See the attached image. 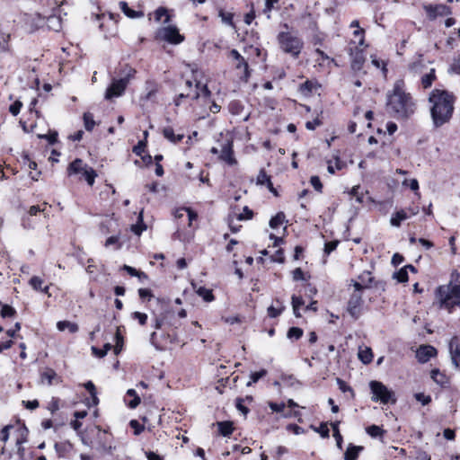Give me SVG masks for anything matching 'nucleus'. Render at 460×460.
<instances>
[{
	"label": "nucleus",
	"mask_w": 460,
	"mask_h": 460,
	"mask_svg": "<svg viewBox=\"0 0 460 460\" xmlns=\"http://www.w3.org/2000/svg\"><path fill=\"white\" fill-rule=\"evenodd\" d=\"M87 167L88 165L83 160L77 158L69 164L67 173L68 175L82 174Z\"/></svg>",
	"instance_id": "f3484780"
},
{
	"label": "nucleus",
	"mask_w": 460,
	"mask_h": 460,
	"mask_svg": "<svg viewBox=\"0 0 460 460\" xmlns=\"http://www.w3.org/2000/svg\"><path fill=\"white\" fill-rule=\"evenodd\" d=\"M119 6L121 11L129 18H137L142 16V13L136 12L132 9H130L128 5V4L124 1H121L119 3Z\"/></svg>",
	"instance_id": "c756f323"
},
{
	"label": "nucleus",
	"mask_w": 460,
	"mask_h": 460,
	"mask_svg": "<svg viewBox=\"0 0 460 460\" xmlns=\"http://www.w3.org/2000/svg\"><path fill=\"white\" fill-rule=\"evenodd\" d=\"M270 181V177L266 173L264 169H261L257 176V184L266 185Z\"/></svg>",
	"instance_id": "3c124183"
},
{
	"label": "nucleus",
	"mask_w": 460,
	"mask_h": 460,
	"mask_svg": "<svg viewBox=\"0 0 460 460\" xmlns=\"http://www.w3.org/2000/svg\"><path fill=\"white\" fill-rule=\"evenodd\" d=\"M431 378L436 382L437 384H439L441 385L447 384V377L444 374H442L438 369L435 368L430 373Z\"/></svg>",
	"instance_id": "473e14b6"
},
{
	"label": "nucleus",
	"mask_w": 460,
	"mask_h": 460,
	"mask_svg": "<svg viewBox=\"0 0 460 460\" xmlns=\"http://www.w3.org/2000/svg\"><path fill=\"white\" fill-rule=\"evenodd\" d=\"M22 404L26 407L28 410H35L39 407L40 403L38 400H32V401H22Z\"/></svg>",
	"instance_id": "0e129e2a"
},
{
	"label": "nucleus",
	"mask_w": 460,
	"mask_h": 460,
	"mask_svg": "<svg viewBox=\"0 0 460 460\" xmlns=\"http://www.w3.org/2000/svg\"><path fill=\"white\" fill-rule=\"evenodd\" d=\"M358 356L364 364H369L373 359L372 350L368 347L359 348Z\"/></svg>",
	"instance_id": "a878e982"
},
{
	"label": "nucleus",
	"mask_w": 460,
	"mask_h": 460,
	"mask_svg": "<svg viewBox=\"0 0 460 460\" xmlns=\"http://www.w3.org/2000/svg\"><path fill=\"white\" fill-rule=\"evenodd\" d=\"M163 135L166 139H168L169 141H171L172 143H178V142L181 141L183 138L182 134L175 135L172 128H171V127L164 128L163 130Z\"/></svg>",
	"instance_id": "393cba45"
},
{
	"label": "nucleus",
	"mask_w": 460,
	"mask_h": 460,
	"mask_svg": "<svg viewBox=\"0 0 460 460\" xmlns=\"http://www.w3.org/2000/svg\"><path fill=\"white\" fill-rule=\"evenodd\" d=\"M252 216H253L252 210H251L248 207L245 206L243 208V213L238 214L236 218L239 221L248 220V219H251L252 217Z\"/></svg>",
	"instance_id": "09e8293b"
},
{
	"label": "nucleus",
	"mask_w": 460,
	"mask_h": 460,
	"mask_svg": "<svg viewBox=\"0 0 460 460\" xmlns=\"http://www.w3.org/2000/svg\"><path fill=\"white\" fill-rule=\"evenodd\" d=\"M38 137L39 138H45V139H47L49 141V143L50 145H54L58 141V132L57 131H52V132H50L48 135L39 134Z\"/></svg>",
	"instance_id": "8fccbe9b"
},
{
	"label": "nucleus",
	"mask_w": 460,
	"mask_h": 460,
	"mask_svg": "<svg viewBox=\"0 0 460 460\" xmlns=\"http://www.w3.org/2000/svg\"><path fill=\"white\" fill-rule=\"evenodd\" d=\"M42 284H43V279H41L39 277L34 276L30 279V285L32 287L33 289L40 290L44 293H48L49 287L46 286L44 288H42Z\"/></svg>",
	"instance_id": "7c9ffc66"
},
{
	"label": "nucleus",
	"mask_w": 460,
	"mask_h": 460,
	"mask_svg": "<svg viewBox=\"0 0 460 460\" xmlns=\"http://www.w3.org/2000/svg\"><path fill=\"white\" fill-rule=\"evenodd\" d=\"M316 83L307 80L300 85L299 91L303 95L308 96L316 88Z\"/></svg>",
	"instance_id": "c85d7f7f"
},
{
	"label": "nucleus",
	"mask_w": 460,
	"mask_h": 460,
	"mask_svg": "<svg viewBox=\"0 0 460 460\" xmlns=\"http://www.w3.org/2000/svg\"><path fill=\"white\" fill-rule=\"evenodd\" d=\"M84 128L87 131L93 130L95 126V121L93 119V115L91 112H84Z\"/></svg>",
	"instance_id": "72a5a7b5"
},
{
	"label": "nucleus",
	"mask_w": 460,
	"mask_h": 460,
	"mask_svg": "<svg viewBox=\"0 0 460 460\" xmlns=\"http://www.w3.org/2000/svg\"><path fill=\"white\" fill-rule=\"evenodd\" d=\"M369 386L373 394V401H380L384 404L396 402L394 392L389 390L383 383L371 381Z\"/></svg>",
	"instance_id": "0eeeda50"
},
{
	"label": "nucleus",
	"mask_w": 460,
	"mask_h": 460,
	"mask_svg": "<svg viewBox=\"0 0 460 460\" xmlns=\"http://www.w3.org/2000/svg\"><path fill=\"white\" fill-rule=\"evenodd\" d=\"M362 450H363V447L354 446L352 444H349V446L348 447V448L344 454V459L345 460H357L359 452H361Z\"/></svg>",
	"instance_id": "412c9836"
},
{
	"label": "nucleus",
	"mask_w": 460,
	"mask_h": 460,
	"mask_svg": "<svg viewBox=\"0 0 460 460\" xmlns=\"http://www.w3.org/2000/svg\"><path fill=\"white\" fill-rule=\"evenodd\" d=\"M323 438H329V429L326 423H322L318 428H314Z\"/></svg>",
	"instance_id": "4d7b16f0"
},
{
	"label": "nucleus",
	"mask_w": 460,
	"mask_h": 460,
	"mask_svg": "<svg viewBox=\"0 0 460 460\" xmlns=\"http://www.w3.org/2000/svg\"><path fill=\"white\" fill-rule=\"evenodd\" d=\"M200 95L208 97L210 95V91L207 87V85L200 86V84L198 83L195 85V89L193 90V93H180L178 98L175 100V104L177 106L180 105V99H182L184 97H190L192 100H197Z\"/></svg>",
	"instance_id": "9d476101"
},
{
	"label": "nucleus",
	"mask_w": 460,
	"mask_h": 460,
	"mask_svg": "<svg viewBox=\"0 0 460 460\" xmlns=\"http://www.w3.org/2000/svg\"><path fill=\"white\" fill-rule=\"evenodd\" d=\"M285 306L279 299H275L274 304L268 307V315L271 318H275L281 314L284 311Z\"/></svg>",
	"instance_id": "aec40b11"
},
{
	"label": "nucleus",
	"mask_w": 460,
	"mask_h": 460,
	"mask_svg": "<svg viewBox=\"0 0 460 460\" xmlns=\"http://www.w3.org/2000/svg\"><path fill=\"white\" fill-rule=\"evenodd\" d=\"M415 398L418 402H421L422 405H427L431 402V397L422 393L416 394Z\"/></svg>",
	"instance_id": "bf43d9fd"
},
{
	"label": "nucleus",
	"mask_w": 460,
	"mask_h": 460,
	"mask_svg": "<svg viewBox=\"0 0 460 460\" xmlns=\"http://www.w3.org/2000/svg\"><path fill=\"white\" fill-rule=\"evenodd\" d=\"M230 56L236 61L235 68L238 70H243V77L245 80H247L249 77V67L246 60L236 49H232L230 51Z\"/></svg>",
	"instance_id": "4468645a"
},
{
	"label": "nucleus",
	"mask_w": 460,
	"mask_h": 460,
	"mask_svg": "<svg viewBox=\"0 0 460 460\" xmlns=\"http://www.w3.org/2000/svg\"><path fill=\"white\" fill-rule=\"evenodd\" d=\"M129 424L135 429V435H139L144 430V426L140 425L136 420H132Z\"/></svg>",
	"instance_id": "e2e57ef3"
},
{
	"label": "nucleus",
	"mask_w": 460,
	"mask_h": 460,
	"mask_svg": "<svg viewBox=\"0 0 460 460\" xmlns=\"http://www.w3.org/2000/svg\"><path fill=\"white\" fill-rule=\"evenodd\" d=\"M358 190H359V186H354V187L351 189V190H350L349 194H350L353 198H355V199H356V201H357L358 203H363L364 195H363V193H359V192H358Z\"/></svg>",
	"instance_id": "864d4df0"
},
{
	"label": "nucleus",
	"mask_w": 460,
	"mask_h": 460,
	"mask_svg": "<svg viewBox=\"0 0 460 460\" xmlns=\"http://www.w3.org/2000/svg\"><path fill=\"white\" fill-rule=\"evenodd\" d=\"M285 217L286 216L283 212H279L275 217H273L270 220V226L273 229L279 227L280 225L283 224Z\"/></svg>",
	"instance_id": "f704fd0d"
},
{
	"label": "nucleus",
	"mask_w": 460,
	"mask_h": 460,
	"mask_svg": "<svg viewBox=\"0 0 460 460\" xmlns=\"http://www.w3.org/2000/svg\"><path fill=\"white\" fill-rule=\"evenodd\" d=\"M449 72L460 75V56L451 65Z\"/></svg>",
	"instance_id": "680f3d73"
},
{
	"label": "nucleus",
	"mask_w": 460,
	"mask_h": 460,
	"mask_svg": "<svg viewBox=\"0 0 460 460\" xmlns=\"http://www.w3.org/2000/svg\"><path fill=\"white\" fill-rule=\"evenodd\" d=\"M435 302L439 308L451 312L455 306L460 305V285L448 283L437 288Z\"/></svg>",
	"instance_id": "7ed1b4c3"
},
{
	"label": "nucleus",
	"mask_w": 460,
	"mask_h": 460,
	"mask_svg": "<svg viewBox=\"0 0 460 460\" xmlns=\"http://www.w3.org/2000/svg\"><path fill=\"white\" fill-rule=\"evenodd\" d=\"M354 291L348 301L347 311L355 320L358 319L362 312V290L364 286L358 282H353Z\"/></svg>",
	"instance_id": "423d86ee"
},
{
	"label": "nucleus",
	"mask_w": 460,
	"mask_h": 460,
	"mask_svg": "<svg viewBox=\"0 0 460 460\" xmlns=\"http://www.w3.org/2000/svg\"><path fill=\"white\" fill-rule=\"evenodd\" d=\"M115 448H116L115 446H113L111 442L106 441V439H105V440L100 442V445L97 449L101 453L111 455L113 453V451L115 450Z\"/></svg>",
	"instance_id": "2f4dec72"
},
{
	"label": "nucleus",
	"mask_w": 460,
	"mask_h": 460,
	"mask_svg": "<svg viewBox=\"0 0 460 460\" xmlns=\"http://www.w3.org/2000/svg\"><path fill=\"white\" fill-rule=\"evenodd\" d=\"M403 185H408L411 190H419V182L416 179H411L410 181L404 180L402 182Z\"/></svg>",
	"instance_id": "69168bd1"
},
{
	"label": "nucleus",
	"mask_w": 460,
	"mask_h": 460,
	"mask_svg": "<svg viewBox=\"0 0 460 460\" xmlns=\"http://www.w3.org/2000/svg\"><path fill=\"white\" fill-rule=\"evenodd\" d=\"M304 305V300L300 296H292V307L296 317H300L299 307Z\"/></svg>",
	"instance_id": "c9c22d12"
},
{
	"label": "nucleus",
	"mask_w": 460,
	"mask_h": 460,
	"mask_svg": "<svg viewBox=\"0 0 460 460\" xmlns=\"http://www.w3.org/2000/svg\"><path fill=\"white\" fill-rule=\"evenodd\" d=\"M219 158L229 165H234L237 163L236 159L234 157L233 143L231 141H227L221 146Z\"/></svg>",
	"instance_id": "ddd939ff"
},
{
	"label": "nucleus",
	"mask_w": 460,
	"mask_h": 460,
	"mask_svg": "<svg viewBox=\"0 0 460 460\" xmlns=\"http://www.w3.org/2000/svg\"><path fill=\"white\" fill-rule=\"evenodd\" d=\"M127 394L133 397V400L128 402V407L135 409L140 403L139 396L137 394V392L134 389H128Z\"/></svg>",
	"instance_id": "58836bf2"
},
{
	"label": "nucleus",
	"mask_w": 460,
	"mask_h": 460,
	"mask_svg": "<svg viewBox=\"0 0 460 460\" xmlns=\"http://www.w3.org/2000/svg\"><path fill=\"white\" fill-rule=\"evenodd\" d=\"M408 69L414 75H423L427 70H429L421 56H420L415 61L409 64Z\"/></svg>",
	"instance_id": "2eb2a0df"
},
{
	"label": "nucleus",
	"mask_w": 460,
	"mask_h": 460,
	"mask_svg": "<svg viewBox=\"0 0 460 460\" xmlns=\"http://www.w3.org/2000/svg\"><path fill=\"white\" fill-rule=\"evenodd\" d=\"M367 433L372 438L381 437L384 434V430L377 425H371L367 428Z\"/></svg>",
	"instance_id": "4c0bfd02"
},
{
	"label": "nucleus",
	"mask_w": 460,
	"mask_h": 460,
	"mask_svg": "<svg viewBox=\"0 0 460 460\" xmlns=\"http://www.w3.org/2000/svg\"><path fill=\"white\" fill-rule=\"evenodd\" d=\"M456 96L442 89H433L428 98L430 118L435 128L449 123L455 110Z\"/></svg>",
	"instance_id": "f257e3e1"
},
{
	"label": "nucleus",
	"mask_w": 460,
	"mask_h": 460,
	"mask_svg": "<svg viewBox=\"0 0 460 460\" xmlns=\"http://www.w3.org/2000/svg\"><path fill=\"white\" fill-rule=\"evenodd\" d=\"M278 40L280 49L284 52L290 54L294 58L298 57L303 48V42L299 38L289 32H280Z\"/></svg>",
	"instance_id": "39448f33"
},
{
	"label": "nucleus",
	"mask_w": 460,
	"mask_h": 460,
	"mask_svg": "<svg viewBox=\"0 0 460 460\" xmlns=\"http://www.w3.org/2000/svg\"><path fill=\"white\" fill-rule=\"evenodd\" d=\"M40 382L42 384L46 382L49 385H51L54 382L59 383L60 377L52 368H46L40 373Z\"/></svg>",
	"instance_id": "dca6fc26"
},
{
	"label": "nucleus",
	"mask_w": 460,
	"mask_h": 460,
	"mask_svg": "<svg viewBox=\"0 0 460 460\" xmlns=\"http://www.w3.org/2000/svg\"><path fill=\"white\" fill-rule=\"evenodd\" d=\"M339 424H340V422L336 421V422L332 423L331 425H332V431H333V437L335 438L336 442H337V446L340 448H341L342 437L339 430Z\"/></svg>",
	"instance_id": "a19ab883"
},
{
	"label": "nucleus",
	"mask_w": 460,
	"mask_h": 460,
	"mask_svg": "<svg viewBox=\"0 0 460 460\" xmlns=\"http://www.w3.org/2000/svg\"><path fill=\"white\" fill-rule=\"evenodd\" d=\"M279 0H265V7L263 12L265 13H270L271 10L274 8L275 4H277Z\"/></svg>",
	"instance_id": "338daca9"
},
{
	"label": "nucleus",
	"mask_w": 460,
	"mask_h": 460,
	"mask_svg": "<svg viewBox=\"0 0 460 460\" xmlns=\"http://www.w3.org/2000/svg\"><path fill=\"white\" fill-rule=\"evenodd\" d=\"M15 314H16V311L13 307H12L8 305H2V308L0 311V315L3 318L13 317Z\"/></svg>",
	"instance_id": "ea45409f"
},
{
	"label": "nucleus",
	"mask_w": 460,
	"mask_h": 460,
	"mask_svg": "<svg viewBox=\"0 0 460 460\" xmlns=\"http://www.w3.org/2000/svg\"><path fill=\"white\" fill-rule=\"evenodd\" d=\"M86 390L91 394L93 404H97L99 400L96 395V389L93 382L89 381L84 385Z\"/></svg>",
	"instance_id": "a18cd8bd"
},
{
	"label": "nucleus",
	"mask_w": 460,
	"mask_h": 460,
	"mask_svg": "<svg viewBox=\"0 0 460 460\" xmlns=\"http://www.w3.org/2000/svg\"><path fill=\"white\" fill-rule=\"evenodd\" d=\"M22 104L20 101L14 102L13 104L9 107V111L13 115L16 116L21 111Z\"/></svg>",
	"instance_id": "052dcab7"
},
{
	"label": "nucleus",
	"mask_w": 460,
	"mask_h": 460,
	"mask_svg": "<svg viewBox=\"0 0 460 460\" xmlns=\"http://www.w3.org/2000/svg\"><path fill=\"white\" fill-rule=\"evenodd\" d=\"M423 9L430 21L439 16H447L452 13L450 7L446 4H424Z\"/></svg>",
	"instance_id": "1a4fd4ad"
},
{
	"label": "nucleus",
	"mask_w": 460,
	"mask_h": 460,
	"mask_svg": "<svg viewBox=\"0 0 460 460\" xmlns=\"http://www.w3.org/2000/svg\"><path fill=\"white\" fill-rule=\"evenodd\" d=\"M9 35L0 33V54L7 52L9 49L8 46Z\"/></svg>",
	"instance_id": "79ce46f5"
},
{
	"label": "nucleus",
	"mask_w": 460,
	"mask_h": 460,
	"mask_svg": "<svg viewBox=\"0 0 460 460\" xmlns=\"http://www.w3.org/2000/svg\"><path fill=\"white\" fill-rule=\"evenodd\" d=\"M132 317L136 320L138 321V323L141 324V325H145L146 323V321H147V315L144 313H140V312H134L132 314Z\"/></svg>",
	"instance_id": "13d9d810"
},
{
	"label": "nucleus",
	"mask_w": 460,
	"mask_h": 460,
	"mask_svg": "<svg viewBox=\"0 0 460 460\" xmlns=\"http://www.w3.org/2000/svg\"><path fill=\"white\" fill-rule=\"evenodd\" d=\"M449 353L452 364L460 369V343L456 336L449 341Z\"/></svg>",
	"instance_id": "f8f14e48"
},
{
	"label": "nucleus",
	"mask_w": 460,
	"mask_h": 460,
	"mask_svg": "<svg viewBox=\"0 0 460 460\" xmlns=\"http://www.w3.org/2000/svg\"><path fill=\"white\" fill-rule=\"evenodd\" d=\"M57 327L61 332L67 329L71 333H75L78 331V325L69 321H60L58 323Z\"/></svg>",
	"instance_id": "cd10ccee"
},
{
	"label": "nucleus",
	"mask_w": 460,
	"mask_h": 460,
	"mask_svg": "<svg viewBox=\"0 0 460 460\" xmlns=\"http://www.w3.org/2000/svg\"><path fill=\"white\" fill-rule=\"evenodd\" d=\"M270 408L276 412H282L285 409L284 403H276V402H270L269 403Z\"/></svg>",
	"instance_id": "774afa93"
},
{
	"label": "nucleus",
	"mask_w": 460,
	"mask_h": 460,
	"mask_svg": "<svg viewBox=\"0 0 460 460\" xmlns=\"http://www.w3.org/2000/svg\"><path fill=\"white\" fill-rule=\"evenodd\" d=\"M310 183L314 188V190L318 192H322L323 190V184L320 181V178L316 175L312 176L310 179Z\"/></svg>",
	"instance_id": "5fc2aeb1"
},
{
	"label": "nucleus",
	"mask_w": 460,
	"mask_h": 460,
	"mask_svg": "<svg viewBox=\"0 0 460 460\" xmlns=\"http://www.w3.org/2000/svg\"><path fill=\"white\" fill-rule=\"evenodd\" d=\"M407 218V213L403 209H402L393 214L390 219V223L393 226L399 227L401 226V222Z\"/></svg>",
	"instance_id": "bb28decb"
},
{
	"label": "nucleus",
	"mask_w": 460,
	"mask_h": 460,
	"mask_svg": "<svg viewBox=\"0 0 460 460\" xmlns=\"http://www.w3.org/2000/svg\"><path fill=\"white\" fill-rule=\"evenodd\" d=\"M394 278L396 279L398 282H406L408 281V271L403 267L394 274Z\"/></svg>",
	"instance_id": "c03bdc74"
},
{
	"label": "nucleus",
	"mask_w": 460,
	"mask_h": 460,
	"mask_svg": "<svg viewBox=\"0 0 460 460\" xmlns=\"http://www.w3.org/2000/svg\"><path fill=\"white\" fill-rule=\"evenodd\" d=\"M436 70L435 68H429L427 70L420 78L421 85L424 89L429 88L433 82L436 80Z\"/></svg>",
	"instance_id": "a211bd4d"
},
{
	"label": "nucleus",
	"mask_w": 460,
	"mask_h": 460,
	"mask_svg": "<svg viewBox=\"0 0 460 460\" xmlns=\"http://www.w3.org/2000/svg\"><path fill=\"white\" fill-rule=\"evenodd\" d=\"M437 355V349L431 345H421L416 351V358L420 363H426Z\"/></svg>",
	"instance_id": "9b49d317"
},
{
	"label": "nucleus",
	"mask_w": 460,
	"mask_h": 460,
	"mask_svg": "<svg viewBox=\"0 0 460 460\" xmlns=\"http://www.w3.org/2000/svg\"><path fill=\"white\" fill-rule=\"evenodd\" d=\"M193 288L196 289V293L201 296L206 302H212L214 300V295L211 289L206 288L204 287L196 288V285L192 283Z\"/></svg>",
	"instance_id": "b1692460"
},
{
	"label": "nucleus",
	"mask_w": 460,
	"mask_h": 460,
	"mask_svg": "<svg viewBox=\"0 0 460 460\" xmlns=\"http://www.w3.org/2000/svg\"><path fill=\"white\" fill-rule=\"evenodd\" d=\"M47 26L49 30L59 31L62 28V20L58 15H50L47 19Z\"/></svg>",
	"instance_id": "4be33fe9"
},
{
	"label": "nucleus",
	"mask_w": 460,
	"mask_h": 460,
	"mask_svg": "<svg viewBox=\"0 0 460 460\" xmlns=\"http://www.w3.org/2000/svg\"><path fill=\"white\" fill-rule=\"evenodd\" d=\"M336 382H337V385L341 392H343V393L349 392L351 394V395L354 396V392H353L352 388L349 385H347V383L345 381H343L341 378H337Z\"/></svg>",
	"instance_id": "603ef678"
},
{
	"label": "nucleus",
	"mask_w": 460,
	"mask_h": 460,
	"mask_svg": "<svg viewBox=\"0 0 460 460\" xmlns=\"http://www.w3.org/2000/svg\"><path fill=\"white\" fill-rule=\"evenodd\" d=\"M155 20L156 21H161V19L164 16L165 17V20L164 21V23H167L170 21V16H169L168 13H167V10L165 8H164V7L158 8L155 11Z\"/></svg>",
	"instance_id": "37998d69"
},
{
	"label": "nucleus",
	"mask_w": 460,
	"mask_h": 460,
	"mask_svg": "<svg viewBox=\"0 0 460 460\" xmlns=\"http://www.w3.org/2000/svg\"><path fill=\"white\" fill-rule=\"evenodd\" d=\"M303 335V330L298 327H291L288 332V337L289 339L298 340Z\"/></svg>",
	"instance_id": "49530a36"
},
{
	"label": "nucleus",
	"mask_w": 460,
	"mask_h": 460,
	"mask_svg": "<svg viewBox=\"0 0 460 460\" xmlns=\"http://www.w3.org/2000/svg\"><path fill=\"white\" fill-rule=\"evenodd\" d=\"M386 109L398 119H407L415 112V102L411 94L405 92L402 80H397L392 92L387 94Z\"/></svg>",
	"instance_id": "f03ea898"
},
{
	"label": "nucleus",
	"mask_w": 460,
	"mask_h": 460,
	"mask_svg": "<svg viewBox=\"0 0 460 460\" xmlns=\"http://www.w3.org/2000/svg\"><path fill=\"white\" fill-rule=\"evenodd\" d=\"M82 175L90 186L93 185L96 173L93 168L88 166Z\"/></svg>",
	"instance_id": "e433bc0d"
},
{
	"label": "nucleus",
	"mask_w": 460,
	"mask_h": 460,
	"mask_svg": "<svg viewBox=\"0 0 460 460\" xmlns=\"http://www.w3.org/2000/svg\"><path fill=\"white\" fill-rule=\"evenodd\" d=\"M267 375V371L265 369H261L258 372H253L251 374V381L248 382L247 385H251L252 383L258 382L261 377Z\"/></svg>",
	"instance_id": "de8ad7c7"
},
{
	"label": "nucleus",
	"mask_w": 460,
	"mask_h": 460,
	"mask_svg": "<svg viewBox=\"0 0 460 460\" xmlns=\"http://www.w3.org/2000/svg\"><path fill=\"white\" fill-rule=\"evenodd\" d=\"M157 36L159 39L172 44H179L183 41V36L179 33L178 29L174 26H167L160 29Z\"/></svg>",
	"instance_id": "6e6552de"
},
{
	"label": "nucleus",
	"mask_w": 460,
	"mask_h": 460,
	"mask_svg": "<svg viewBox=\"0 0 460 460\" xmlns=\"http://www.w3.org/2000/svg\"><path fill=\"white\" fill-rule=\"evenodd\" d=\"M217 425L219 434L224 437L230 436L234 431L233 423L231 421H218Z\"/></svg>",
	"instance_id": "5701e85b"
},
{
	"label": "nucleus",
	"mask_w": 460,
	"mask_h": 460,
	"mask_svg": "<svg viewBox=\"0 0 460 460\" xmlns=\"http://www.w3.org/2000/svg\"><path fill=\"white\" fill-rule=\"evenodd\" d=\"M136 70L128 66H126L121 71V77L119 79L113 78L111 85L105 92V99L111 100L116 97L121 96L129 81L135 76Z\"/></svg>",
	"instance_id": "20e7f679"
},
{
	"label": "nucleus",
	"mask_w": 460,
	"mask_h": 460,
	"mask_svg": "<svg viewBox=\"0 0 460 460\" xmlns=\"http://www.w3.org/2000/svg\"><path fill=\"white\" fill-rule=\"evenodd\" d=\"M20 431V437L16 439V446H17V453L20 456L21 458L24 456V447H22V444L27 441V436H28V429L26 427H22L19 429Z\"/></svg>",
	"instance_id": "6ab92c4d"
},
{
	"label": "nucleus",
	"mask_w": 460,
	"mask_h": 460,
	"mask_svg": "<svg viewBox=\"0 0 460 460\" xmlns=\"http://www.w3.org/2000/svg\"><path fill=\"white\" fill-rule=\"evenodd\" d=\"M338 244H339V241H337V240L325 243L324 253L326 255H329L332 252H333L337 248Z\"/></svg>",
	"instance_id": "6e6d98bb"
}]
</instances>
